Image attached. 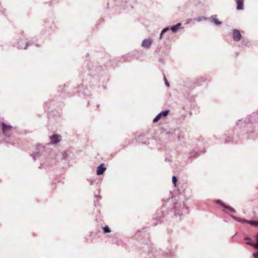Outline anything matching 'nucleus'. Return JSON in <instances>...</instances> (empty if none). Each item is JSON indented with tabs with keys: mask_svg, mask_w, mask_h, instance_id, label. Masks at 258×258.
Masks as SVG:
<instances>
[{
	"mask_svg": "<svg viewBox=\"0 0 258 258\" xmlns=\"http://www.w3.org/2000/svg\"><path fill=\"white\" fill-rule=\"evenodd\" d=\"M167 202L173 204V208L174 215L176 217H178L179 220H181V218L184 213L187 212L188 207L184 201L178 202L175 198L172 197L168 199Z\"/></svg>",
	"mask_w": 258,
	"mask_h": 258,
	"instance_id": "1",
	"label": "nucleus"
},
{
	"mask_svg": "<svg viewBox=\"0 0 258 258\" xmlns=\"http://www.w3.org/2000/svg\"><path fill=\"white\" fill-rule=\"evenodd\" d=\"M48 153V150L46 149L45 146L41 144H38L36 145L34 149V151L33 154L31 155L34 160L38 159L41 156H45Z\"/></svg>",
	"mask_w": 258,
	"mask_h": 258,
	"instance_id": "2",
	"label": "nucleus"
},
{
	"mask_svg": "<svg viewBox=\"0 0 258 258\" xmlns=\"http://www.w3.org/2000/svg\"><path fill=\"white\" fill-rule=\"evenodd\" d=\"M33 42L31 41H28L25 42V40L24 37H21L17 40L14 41L12 42V45L14 47H16L18 49H26L27 47L31 45Z\"/></svg>",
	"mask_w": 258,
	"mask_h": 258,
	"instance_id": "3",
	"label": "nucleus"
},
{
	"mask_svg": "<svg viewBox=\"0 0 258 258\" xmlns=\"http://www.w3.org/2000/svg\"><path fill=\"white\" fill-rule=\"evenodd\" d=\"M181 25V23H178L176 25H174L172 26L170 28L168 27H166L163 29V30L161 31L160 34V39H162L163 37V35L168 31L169 30L172 31L173 33H176L177 32V31L179 30L180 27Z\"/></svg>",
	"mask_w": 258,
	"mask_h": 258,
	"instance_id": "4",
	"label": "nucleus"
},
{
	"mask_svg": "<svg viewBox=\"0 0 258 258\" xmlns=\"http://www.w3.org/2000/svg\"><path fill=\"white\" fill-rule=\"evenodd\" d=\"M164 215L162 211L157 213L152 218V225L156 226L160 224L163 221Z\"/></svg>",
	"mask_w": 258,
	"mask_h": 258,
	"instance_id": "5",
	"label": "nucleus"
},
{
	"mask_svg": "<svg viewBox=\"0 0 258 258\" xmlns=\"http://www.w3.org/2000/svg\"><path fill=\"white\" fill-rule=\"evenodd\" d=\"M13 127L11 125H8L4 122H2V130L4 136L10 137L11 136V132Z\"/></svg>",
	"mask_w": 258,
	"mask_h": 258,
	"instance_id": "6",
	"label": "nucleus"
},
{
	"mask_svg": "<svg viewBox=\"0 0 258 258\" xmlns=\"http://www.w3.org/2000/svg\"><path fill=\"white\" fill-rule=\"evenodd\" d=\"M114 1L117 6L122 7L124 9H127L129 7L133 9L131 6L132 0H114Z\"/></svg>",
	"mask_w": 258,
	"mask_h": 258,
	"instance_id": "7",
	"label": "nucleus"
},
{
	"mask_svg": "<svg viewBox=\"0 0 258 258\" xmlns=\"http://www.w3.org/2000/svg\"><path fill=\"white\" fill-rule=\"evenodd\" d=\"M214 202L215 203L219 204L221 205L222 207H223L224 208V209L223 210V211L225 213H228L226 209L229 210L231 212L235 213L236 212L234 208L228 205H226L221 200H217Z\"/></svg>",
	"mask_w": 258,
	"mask_h": 258,
	"instance_id": "8",
	"label": "nucleus"
},
{
	"mask_svg": "<svg viewBox=\"0 0 258 258\" xmlns=\"http://www.w3.org/2000/svg\"><path fill=\"white\" fill-rule=\"evenodd\" d=\"M169 111H170L169 109H166V110L162 111L161 112L158 113L156 116V117L153 119V121L154 122H157L161 118V117H165V116H167Z\"/></svg>",
	"mask_w": 258,
	"mask_h": 258,
	"instance_id": "9",
	"label": "nucleus"
},
{
	"mask_svg": "<svg viewBox=\"0 0 258 258\" xmlns=\"http://www.w3.org/2000/svg\"><path fill=\"white\" fill-rule=\"evenodd\" d=\"M232 38L235 41H239L242 38V35L239 30L235 29L233 30Z\"/></svg>",
	"mask_w": 258,
	"mask_h": 258,
	"instance_id": "10",
	"label": "nucleus"
},
{
	"mask_svg": "<svg viewBox=\"0 0 258 258\" xmlns=\"http://www.w3.org/2000/svg\"><path fill=\"white\" fill-rule=\"evenodd\" d=\"M50 143L47 144V145H50V143L57 144L61 141V137L60 135L57 134H53L50 137Z\"/></svg>",
	"mask_w": 258,
	"mask_h": 258,
	"instance_id": "11",
	"label": "nucleus"
},
{
	"mask_svg": "<svg viewBox=\"0 0 258 258\" xmlns=\"http://www.w3.org/2000/svg\"><path fill=\"white\" fill-rule=\"evenodd\" d=\"M106 170V167H105V164L104 163H101L97 167L96 173L98 175H102Z\"/></svg>",
	"mask_w": 258,
	"mask_h": 258,
	"instance_id": "12",
	"label": "nucleus"
},
{
	"mask_svg": "<svg viewBox=\"0 0 258 258\" xmlns=\"http://www.w3.org/2000/svg\"><path fill=\"white\" fill-rule=\"evenodd\" d=\"M152 43V40L151 39H145L141 44L142 47L146 48L150 47Z\"/></svg>",
	"mask_w": 258,
	"mask_h": 258,
	"instance_id": "13",
	"label": "nucleus"
},
{
	"mask_svg": "<svg viewBox=\"0 0 258 258\" xmlns=\"http://www.w3.org/2000/svg\"><path fill=\"white\" fill-rule=\"evenodd\" d=\"M217 15H213L212 16L209 18V20H210V21L214 23L217 26L221 25L222 24V22L220 21L218 19H217Z\"/></svg>",
	"mask_w": 258,
	"mask_h": 258,
	"instance_id": "14",
	"label": "nucleus"
},
{
	"mask_svg": "<svg viewBox=\"0 0 258 258\" xmlns=\"http://www.w3.org/2000/svg\"><path fill=\"white\" fill-rule=\"evenodd\" d=\"M248 44H249L248 39L247 38H243L239 46L241 48H244L245 47L247 46L248 45Z\"/></svg>",
	"mask_w": 258,
	"mask_h": 258,
	"instance_id": "15",
	"label": "nucleus"
},
{
	"mask_svg": "<svg viewBox=\"0 0 258 258\" xmlns=\"http://www.w3.org/2000/svg\"><path fill=\"white\" fill-rule=\"evenodd\" d=\"M237 10H243V0H236Z\"/></svg>",
	"mask_w": 258,
	"mask_h": 258,
	"instance_id": "16",
	"label": "nucleus"
},
{
	"mask_svg": "<svg viewBox=\"0 0 258 258\" xmlns=\"http://www.w3.org/2000/svg\"><path fill=\"white\" fill-rule=\"evenodd\" d=\"M230 216L235 221H237L240 223H246V221H247V220H246V219L242 218L237 217L234 215H230Z\"/></svg>",
	"mask_w": 258,
	"mask_h": 258,
	"instance_id": "17",
	"label": "nucleus"
},
{
	"mask_svg": "<svg viewBox=\"0 0 258 258\" xmlns=\"http://www.w3.org/2000/svg\"><path fill=\"white\" fill-rule=\"evenodd\" d=\"M209 20V18L205 17H204V16H200L199 17L195 18V20L197 21V22H200V21H202L203 20Z\"/></svg>",
	"mask_w": 258,
	"mask_h": 258,
	"instance_id": "18",
	"label": "nucleus"
},
{
	"mask_svg": "<svg viewBox=\"0 0 258 258\" xmlns=\"http://www.w3.org/2000/svg\"><path fill=\"white\" fill-rule=\"evenodd\" d=\"M205 79L204 78L200 77V78H197L196 79V81L195 83L197 85L200 86L201 85L200 83L201 82H205Z\"/></svg>",
	"mask_w": 258,
	"mask_h": 258,
	"instance_id": "19",
	"label": "nucleus"
},
{
	"mask_svg": "<svg viewBox=\"0 0 258 258\" xmlns=\"http://www.w3.org/2000/svg\"><path fill=\"white\" fill-rule=\"evenodd\" d=\"M246 223L249 224L250 225H251L252 226H258V221L247 220V221H246Z\"/></svg>",
	"mask_w": 258,
	"mask_h": 258,
	"instance_id": "20",
	"label": "nucleus"
},
{
	"mask_svg": "<svg viewBox=\"0 0 258 258\" xmlns=\"http://www.w3.org/2000/svg\"><path fill=\"white\" fill-rule=\"evenodd\" d=\"M102 229H103V232L105 233H110L111 232L110 228L107 225H106V226L103 227Z\"/></svg>",
	"mask_w": 258,
	"mask_h": 258,
	"instance_id": "21",
	"label": "nucleus"
},
{
	"mask_svg": "<svg viewBox=\"0 0 258 258\" xmlns=\"http://www.w3.org/2000/svg\"><path fill=\"white\" fill-rule=\"evenodd\" d=\"M168 242L169 243V245L167 246V249L168 251V252H172L173 250V246L171 244V242L170 240L168 241Z\"/></svg>",
	"mask_w": 258,
	"mask_h": 258,
	"instance_id": "22",
	"label": "nucleus"
},
{
	"mask_svg": "<svg viewBox=\"0 0 258 258\" xmlns=\"http://www.w3.org/2000/svg\"><path fill=\"white\" fill-rule=\"evenodd\" d=\"M244 239L245 240H247L248 241H247L246 242V244H247V245H250L251 246H253L254 247V244L253 243H252V242L250 241V239L248 237H245L244 238Z\"/></svg>",
	"mask_w": 258,
	"mask_h": 258,
	"instance_id": "23",
	"label": "nucleus"
},
{
	"mask_svg": "<svg viewBox=\"0 0 258 258\" xmlns=\"http://www.w3.org/2000/svg\"><path fill=\"white\" fill-rule=\"evenodd\" d=\"M172 182L174 185V186H176V183H177V178L176 177V176L175 175H173L172 177Z\"/></svg>",
	"mask_w": 258,
	"mask_h": 258,
	"instance_id": "24",
	"label": "nucleus"
},
{
	"mask_svg": "<svg viewBox=\"0 0 258 258\" xmlns=\"http://www.w3.org/2000/svg\"><path fill=\"white\" fill-rule=\"evenodd\" d=\"M232 142V138L230 137H227L225 139V142L226 143H229Z\"/></svg>",
	"mask_w": 258,
	"mask_h": 258,
	"instance_id": "25",
	"label": "nucleus"
},
{
	"mask_svg": "<svg viewBox=\"0 0 258 258\" xmlns=\"http://www.w3.org/2000/svg\"><path fill=\"white\" fill-rule=\"evenodd\" d=\"M254 248L258 249V233L256 235V244H254Z\"/></svg>",
	"mask_w": 258,
	"mask_h": 258,
	"instance_id": "26",
	"label": "nucleus"
},
{
	"mask_svg": "<svg viewBox=\"0 0 258 258\" xmlns=\"http://www.w3.org/2000/svg\"><path fill=\"white\" fill-rule=\"evenodd\" d=\"M164 80L165 81V85L167 86V87H169V83L167 81L165 76H164Z\"/></svg>",
	"mask_w": 258,
	"mask_h": 258,
	"instance_id": "27",
	"label": "nucleus"
},
{
	"mask_svg": "<svg viewBox=\"0 0 258 258\" xmlns=\"http://www.w3.org/2000/svg\"><path fill=\"white\" fill-rule=\"evenodd\" d=\"M252 256L253 258H258V250L252 253Z\"/></svg>",
	"mask_w": 258,
	"mask_h": 258,
	"instance_id": "28",
	"label": "nucleus"
},
{
	"mask_svg": "<svg viewBox=\"0 0 258 258\" xmlns=\"http://www.w3.org/2000/svg\"><path fill=\"white\" fill-rule=\"evenodd\" d=\"M205 152V151H204V152H197L196 153H195V157H198L199 155H200L202 153H204V152Z\"/></svg>",
	"mask_w": 258,
	"mask_h": 258,
	"instance_id": "29",
	"label": "nucleus"
},
{
	"mask_svg": "<svg viewBox=\"0 0 258 258\" xmlns=\"http://www.w3.org/2000/svg\"><path fill=\"white\" fill-rule=\"evenodd\" d=\"M192 156H193V153L191 152L189 153L188 157V160H190V162H191V157Z\"/></svg>",
	"mask_w": 258,
	"mask_h": 258,
	"instance_id": "30",
	"label": "nucleus"
},
{
	"mask_svg": "<svg viewBox=\"0 0 258 258\" xmlns=\"http://www.w3.org/2000/svg\"><path fill=\"white\" fill-rule=\"evenodd\" d=\"M142 233V231H138L137 233L136 234V237H137V236H138L140 233Z\"/></svg>",
	"mask_w": 258,
	"mask_h": 258,
	"instance_id": "31",
	"label": "nucleus"
},
{
	"mask_svg": "<svg viewBox=\"0 0 258 258\" xmlns=\"http://www.w3.org/2000/svg\"><path fill=\"white\" fill-rule=\"evenodd\" d=\"M191 21V19H188L186 21V24H188L190 21Z\"/></svg>",
	"mask_w": 258,
	"mask_h": 258,
	"instance_id": "32",
	"label": "nucleus"
},
{
	"mask_svg": "<svg viewBox=\"0 0 258 258\" xmlns=\"http://www.w3.org/2000/svg\"><path fill=\"white\" fill-rule=\"evenodd\" d=\"M159 60H160L161 62H163V59L160 58V59H159Z\"/></svg>",
	"mask_w": 258,
	"mask_h": 258,
	"instance_id": "33",
	"label": "nucleus"
},
{
	"mask_svg": "<svg viewBox=\"0 0 258 258\" xmlns=\"http://www.w3.org/2000/svg\"><path fill=\"white\" fill-rule=\"evenodd\" d=\"M242 120H243V119H239V120H238V122H239V121H242Z\"/></svg>",
	"mask_w": 258,
	"mask_h": 258,
	"instance_id": "34",
	"label": "nucleus"
},
{
	"mask_svg": "<svg viewBox=\"0 0 258 258\" xmlns=\"http://www.w3.org/2000/svg\"><path fill=\"white\" fill-rule=\"evenodd\" d=\"M169 133H170V134H171L172 135V134H173V132H169Z\"/></svg>",
	"mask_w": 258,
	"mask_h": 258,
	"instance_id": "35",
	"label": "nucleus"
},
{
	"mask_svg": "<svg viewBox=\"0 0 258 258\" xmlns=\"http://www.w3.org/2000/svg\"><path fill=\"white\" fill-rule=\"evenodd\" d=\"M244 122H245V123L247 122V121L245 120H244Z\"/></svg>",
	"mask_w": 258,
	"mask_h": 258,
	"instance_id": "36",
	"label": "nucleus"
}]
</instances>
